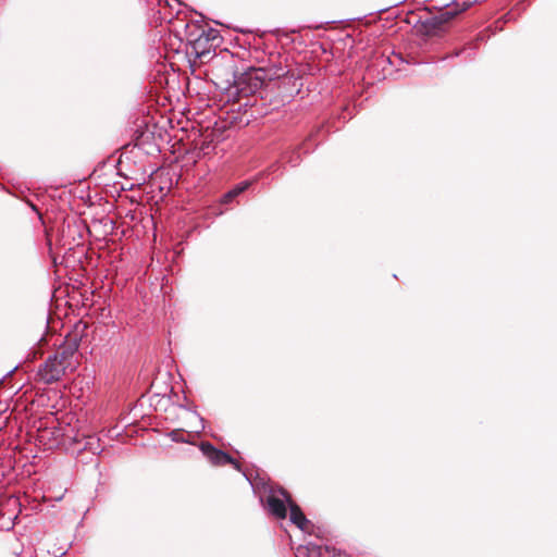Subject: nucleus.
I'll return each mask as SVG.
<instances>
[{"label": "nucleus", "mask_w": 557, "mask_h": 557, "mask_svg": "<svg viewBox=\"0 0 557 557\" xmlns=\"http://www.w3.org/2000/svg\"><path fill=\"white\" fill-rule=\"evenodd\" d=\"M243 474L251 487H282L278 484L273 485L269 474L260 468L247 469Z\"/></svg>", "instance_id": "1a4fd4ad"}, {"label": "nucleus", "mask_w": 557, "mask_h": 557, "mask_svg": "<svg viewBox=\"0 0 557 557\" xmlns=\"http://www.w3.org/2000/svg\"><path fill=\"white\" fill-rule=\"evenodd\" d=\"M27 203L32 208V210L35 211L39 215V218H41V214H40L37 206L34 202H32V201H27Z\"/></svg>", "instance_id": "a211bd4d"}, {"label": "nucleus", "mask_w": 557, "mask_h": 557, "mask_svg": "<svg viewBox=\"0 0 557 557\" xmlns=\"http://www.w3.org/2000/svg\"><path fill=\"white\" fill-rule=\"evenodd\" d=\"M149 10L154 11L157 8L161 5L162 0H144Z\"/></svg>", "instance_id": "dca6fc26"}, {"label": "nucleus", "mask_w": 557, "mask_h": 557, "mask_svg": "<svg viewBox=\"0 0 557 557\" xmlns=\"http://www.w3.org/2000/svg\"><path fill=\"white\" fill-rule=\"evenodd\" d=\"M250 185H251L250 181H243V182L236 184L234 187H232L230 190H227L221 197V203L222 205H230V203H232L235 200V198H237L245 190H247L250 187Z\"/></svg>", "instance_id": "f8f14e48"}, {"label": "nucleus", "mask_w": 557, "mask_h": 557, "mask_svg": "<svg viewBox=\"0 0 557 557\" xmlns=\"http://www.w3.org/2000/svg\"><path fill=\"white\" fill-rule=\"evenodd\" d=\"M66 450L75 456L77 461L88 465L84 471L96 483L97 486L104 485L107 482L102 480L103 475L99 469L97 456L102 451L99 437L95 435H75L66 436L63 440Z\"/></svg>", "instance_id": "f03ea898"}, {"label": "nucleus", "mask_w": 557, "mask_h": 557, "mask_svg": "<svg viewBox=\"0 0 557 557\" xmlns=\"http://www.w3.org/2000/svg\"><path fill=\"white\" fill-rule=\"evenodd\" d=\"M67 369L70 368L52 354L40 364L37 374L45 384H52L59 381Z\"/></svg>", "instance_id": "423d86ee"}, {"label": "nucleus", "mask_w": 557, "mask_h": 557, "mask_svg": "<svg viewBox=\"0 0 557 557\" xmlns=\"http://www.w3.org/2000/svg\"><path fill=\"white\" fill-rule=\"evenodd\" d=\"M289 519L301 531L307 533L312 532V523L306 518L301 509L294 502H289Z\"/></svg>", "instance_id": "9b49d317"}, {"label": "nucleus", "mask_w": 557, "mask_h": 557, "mask_svg": "<svg viewBox=\"0 0 557 557\" xmlns=\"http://www.w3.org/2000/svg\"><path fill=\"white\" fill-rule=\"evenodd\" d=\"M288 162L292 166H296L300 162L299 153H293V156L288 159Z\"/></svg>", "instance_id": "f3484780"}, {"label": "nucleus", "mask_w": 557, "mask_h": 557, "mask_svg": "<svg viewBox=\"0 0 557 557\" xmlns=\"http://www.w3.org/2000/svg\"><path fill=\"white\" fill-rule=\"evenodd\" d=\"M475 45L474 44H470L468 47L463 48V49H460V50H456L451 55H449L448 58H454V57H459L463 53H467V59L469 60H472L475 55Z\"/></svg>", "instance_id": "4468645a"}, {"label": "nucleus", "mask_w": 557, "mask_h": 557, "mask_svg": "<svg viewBox=\"0 0 557 557\" xmlns=\"http://www.w3.org/2000/svg\"><path fill=\"white\" fill-rule=\"evenodd\" d=\"M471 4L472 2L467 0H454L438 13L419 18L413 27L417 34L423 37L441 36L446 32V24L470 8Z\"/></svg>", "instance_id": "7ed1b4c3"}, {"label": "nucleus", "mask_w": 557, "mask_h": 557, "mask_svg": "<svg viewBox=\"0 0 557 557\" xmlns=\"http://www.w3.org/2000/svg\"><path fill=\"white\" fill-rule=\"evenodd\" d=\"M199 448L202 455L213 466L232 465L236 470L242 471L240 463L237 460H235L228 453L216 448L213 444L209 442H202Z\"/></svg>", "instance_id": "0eeeda50"}, {"label": "nucleus", "mask_w": 557, "mask_h": 557, "mask_svg": "<svg viewBox=\"0 0 557 557\" xmlns=\"http://www.w3.org/2000/svg\"><path fill=\"white\" fill-rule=\"evenodd\" d=\"M269 84L273 101L289 102L290 99L299 94L302 84L300 77L294 73L285 71L283 66H277L269 70Z\"/></svg>", "instance_id": "20e7f679"}, {"label": "nucleus", "mask_w": 557, "mask_h": 557, "mask_svg": "<svg viewBox=\"0 0 557 557\" xmlns=\"http://www.w3.org/2000/svg\"><path fill=\"white\" fill-rule=\"evenodd\" d=\"M199 34L208 37L210 42L215 44V47L220 44L221 37H220V34H219L218 29H214V28L203 29V28H201Z\"/></svg>", "instance_id": "ddd939ff"}, {"label": "nucleus", "mask_w": 557, "mask_h": 557, "mask_svg": "<svg viewBox=\"0 0 557 557\" xmlns=\"http://www.w3.org/2000/svg\"><path fill=\"white\" fill-rule=\"evenodd\" d=\"M215 44L210 42L208 37L201 34L190 33L188 36V48L187 55H194L201 63L213 62L218 64L220 62L219 57L214 52Z\"/></svg>", "instance_id": "39448f33"}, {"label": "nucleus", "mask_w": 557, "mask_h": 557, "mask_svg": "<svg viewBox=\"0 0 557 557\" xmlns=\"http://www.w3.org/2000/svg\"><path fill=\"white\" fill-rule=\"evenodd\" d=\"M307 549H308L307 547H301V546H300V547H298V548H297L296 556H297V557H300V556L305 555V550H307Z\"/></svg>", "instance_id": "6ab92c4d"}, {"label": "nucleus", "mask_w": 557, "mask_h": 557, "mask_svg": "<svg viewBox=\"0 0 557 557\" xmlns=\"http://www.w3.org/2000/svg\"><path fill=\"white\" fill-rule=\"evenodd\" d=\"M223 70L227 76L228 92L238 104L237 110L246 116L245 124L270 114L282 106V101H273L269 84V70L249 67L238 72L234 55L225 53Z\"/></svg>", "instance_id": "f257e3e1"}, {"label": "nucleus", "mask_w": 557, "mask_h": 557, "mask_svg": "<svg viewBox=\"0 0 557 557\" xmlns=\"http://www.w3.org/2000/svg\"><path fill=\"white\" fill-rule=\"evenodd\" d=\"M79 348V339L77 337L66 338L53 354L58 356L65 366L73 369V358Z\"/></svg>", "instance_id": "6e6552de"}, {"label": "nucleus", "mask_w": 557, "mask_h": 557, "mask_svg": "<svg viewBox=\"0 0 557 557\" xmlns=\"http://www.w3.org/2000/svg\"><path fill=\"white\" fill-rule=\"evenodd\" d=\"M293 502L285 490H282V498L270 495L267 499V507L271 515L277 519H284L287 513L286 503Z\"/></svg>", "instance_id": "9d476101"}, {"label": "nucleus", "mask_w": 557, "mask_h": 557, "mask_svg": "<svg viewBox=\"0 0 557 557\" xmlns=\"http://www.w3.org/2000/svg\"><path fill=\"white\" fill-rule=\"evenodd\" d=\"M484 39H485V37H484L483 34H479L478 37H476V40H479V41H482Z\"/></svg>", "instance_id": "aec40b11"}, {"label": "nucleus", "mask_w": 557, "mask_h": 557, "mask_svg": "<svg viewBox=\"0 0 557 557\" xmlns=\"http://www.w3.org/2000/svg\"><path fill=\"white\" fill-rule=\"evenodd\" d=\"M169 436L173 442L176 443H186L187 441L182 436L181 432L178 430L171 431Z\"/></svg>", "instance_id": "2eb2a0df"}]
</instances>
